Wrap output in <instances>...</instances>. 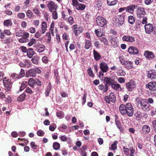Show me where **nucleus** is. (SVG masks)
I'll use <instances>...</instances> for the list:
<instances>
[{"mask_svg": "<svg viewBox=\"0 0 156 156\" xmlns=\"http://www.w3.org/2000/svg\"><path fill=\"white\" fill-rule=\"evenodd\" d=\"M136 101L138 106L140 105L143 110L147 112L150 110V105L145 99H142L137 97L136 99Z\"/></svg>", "mask_w": 156, "mask_h": 156, "instance_id": "f257e3e1", "label": "nucleus"}, {"mask_svg": "<svg viewBox=\"0 0 156 156\" xmlns=\"http://www.w3.org/2000/svg\"><path fill=\"white\" fill-rule=\"evenodd\" d=\"M115 20H113V24L115 26L120 27L123 23L124 21V15H117L115 16Z\"/></svg>", "mask_w": 156, "mask_h": 156, "instance_id": "f03ea898", "label": "nucleus"}, {"mask_svg": "<svg viewBox=\"0 0 156 156\" xmlns=\"http://www.w3.org/2000/svg\"><path fill=\"white\" fill-rule=\"evenodd\" d=\"M3 83L4 87H5V90L6 91H10L12 88V83L11 80L5 77L3 80Z\"/></svg>", "mask_w": 156, "mask_h": 156, "instance_id": "7ed1b4c3", "label": "nucleus"}, {"mask_svg": "<svg viewBox=\"0 0 156 156\" xmlns=\"http://www.w3.org/2000/svg\"><path fill=\"white\" fill-rule=\"evenodd\" d=\"M96 21L97 25L101 27H103L107 24V21L106 18L100 16L96 17Z\"/></svg>", "mask_w": 156, "mask_h": 156, "instance_id": "20e7f679", "label": "nucleus"}, {"mask_svg": "<svg viewBox=\"0 0 156 156\" xmlns=\"http://www.w3.org/2000/svg\"><path fill=\"white\" fill-rule=\"evenodd\" d=\"M126 111L125 115L126 114L129 117H131L134 114V108L132 104L130 103L126 104Z\"/></svg>", "mask_w": 156, "mask_h": 156, "instance_id": "39448f33", "label": "nucleus"}, {"mask_svg": "<svg viewBox=\"0 0 156 156\" xmlns=\"http://www.w3.org/2000/svg\"><path fill=\"white\" fill-rule=\"evenodd\" d=\"M126 87L128 91H132L136 87V82L133 80H131L126 84Z\"/></svg>", "mask_w": 156, "mask_h": 156, "instance_id": "423d86ee", "label": "nucleus"}, {"mask_svg": "<svg viewBox=\"0 0 156 156\" xmlns=\"http://www.w3.org/2000/svg\"><path fill=\"white\" fill-rule=\"evenodd\" d=\"M137 10L136 11V15L137 17L143 18L146 14V12L144 9L143 7L136 6Z\"/></svg>", "mask_w": 156, "mask_h": 156, "instance_id": "0eeeda50", "label": "nucleus"}, {"mask_svg": "<svg viewBox=\"0 0 156 156\" xmlns=\"http://www.w3.org/2000/svg\"><path fill=\"white\" fill-rule=\"evenodd\" d=\"M144 27L145 32L147 34H151L153 31L156 32L154 31L155 27H154L152 24L149 23L145 24Z\"/></svg>", "mask_w": 156, "mask_h": 156, "instance_id": "6e6552de", "label": "nucleus"}, {"mask_svg": "<svg viewBox=\"0 0 156 156\" xmlns=\"http://www.w3.org/2000/svg\"><path fill=\"white\" fill-rule=\"evenodd\" d=\"M47 7L49 11L52 12L54 10H57L58 8V5L53 1L49 2L47 4Z\"/></svg>", "mask_w": 156, "mask_h": 156, "instance_id": "1a4fd4ad", "label": "nucleus"}, {"mask_svg": "<svg viewBox=\"0 0 156 156\" xmlns=\"http://www.w3.org/2000/svg\"><path fill=\"white\" fill-rule=\"evenodd\" d=\"M72 28L73 30V32L76 36H77L78 34L81 33L83 30V28L81 27H78L76 24L74 25Z\"/></svg>", "mask_w": 156, "mask_h": 156, "instance_id": "9d476101", "label": "nucleus"}, {"mask_svg": "<svg viewBox=\"0 0 156 156\" xmlns=\"http://www.w3.org/2000/svg\"><path fill=\"white\" fill-rule=\"evenodd\" d=\"M16 35L17 37H29L30 35L28 33L26 32L24 30H20L16 33Z\"/></svg>", "mask_w": 156, "mask_h": 156, "instance_id": "9b49d317", "label": "nucleus"}, {"mask_svg": "<svg viewBox=\"0 0 156 156\" xmlns=\"http://www.w3.org/2000/svg\"><path fill=\"white\" fill-rule=\"evenodd\" d=\"M146 87L151 91L156 90V82L151 81L147 85H146Z\"/></svg>", "mask_w": 156, "mask_h": 156, "instance_id": "f8f14e48", "label": "nucleus"}, {"mask_svg": "<svg viewBox=\"0 0 156 156\" xmlns=\"http://www.w3.org/2000/svg\"><path fill=\"white\" fill-rule=\"evenodd\" d=\"M144 55L149 60L153 59L155 58L154 53L152 51H144Z\"/></svg>", "mask_w": 156, "mask_h": 156, "instance_id": "ddd939ff", "label": "nucleus"}, {"mask_svg": "<svg viewBox=\"0 0 156 156\" xmlns=\"http://www.w3.org/2000/svg\"><path fill=\"white\" fill-rule=\"evenodd\" d=\"M99 65L100 68L102 72L106 73L108 70L109 67L107 63L102 62L100 63Z\"/></svg>", "mask_w": 156, "mask_h": 156, "instance_id": "4468645a", "label": "nucleus"}, {"mask_svg": "<svg viewBox=\"0 0 156 156\" xmlns=\"http://www.w3.org/2000/svg\"><path fill=\"white\" fill-rule=\"evenodd\" d=\"M129 52L131 54L137 55L139 54L138 49L134 46L130 47L128 49Z\"/></svg>", "mask_w": 156, "mask_h": 156, "instance_id": "2eb2a0df", "label": "nucleus"}, {"mask_svg": "<svg viewBox=\"0 0 156 156\" xmlns=\"http://www.w3.org/2000/svg\"><path fill=\"white\" fill-rule=\"evenodd\" d=\"M122 40L123 41H127L131 43L135 41V38L129 35H125L122 37Z\"/></svg>", "mask_w": 156, "mask_h": 156, "instance_id": "dca6fc26", "label": "nucleus"}, {"mask_svg": "<svg viewBox=\"0 0 156 156\" xmlns=\"http://www.w3.org/2000/svg\"><path fill=\"white\" fill-rule=\"evenodd\" d=\"M122 65L124 66V67L125 68L128 69H131L133 67L132 62L129 60L125 61Z\"/></svg>", "mask_w": 156, "mask_h": 156, "instance_id": "f3484780", "label": "nucleus"}, {"mask_svg": "<svg viewBox=\"0 0 156 156\" xmlns=\"http://www.w3.org/2000/svg\"><path fill=\"white\" fill-rule=\"evenodd\" d=\"M26 75V76L27 77H35L36 76V75L34 72V69H31L27 71Z\"/></svg>", "mask_w": 156, "mask_h": 156, "instance_id": "a211bd4d", "label": "nucleus"}, {"mask_svg": "<svg viewBox=\"0 0 156 156\" xmlns=\"http://www.w3.org/2000/svg\"><path fill=\"white\" fill-rule=\"evenodd\" d=\"M30 61L27 60H25L23 62H20L19 63V65L20 67H27L28 68L30 66Z\"/></svg>", "mask_w": 156, "mask_h": 156, "instance_id": "6ab92c4d", "label": "nucleus"}, {"mask_svg": "<svg viewBox=\"0 0 156 156\" xmlns=\"http://www.w3.org/2000/svg\"><path fill=\"white\" fill-rule=\"evenodd\" d=\"M119 111L120 113L123 115H125V112L126 111V105L121 104L119 107Z\"/></svg>", "mask_w": 156, "mask_h": 156, "instance_id": "aec40b11", "label": "nucleus"}, {"mask_svg": "<svg viewBox=\"0 0 156 156\" xmlns=\"http://www.w3.org/2000/svg\"><path fill=\"white\" fill-rule=\"evenodd\" d=\"M142 131L144 134L148 133L150 131V127L147 125H144L142 128Z\"/></svg>", "mask_w": 156, "mask_h": 156, "instance_id": "412c9836", "label": "nucleus"}, {"mask_svg": "<svg viewBox=\"0 0 156 156\" xmlns=\"http://www.w3.org/2000/svg\"><path fill=\"white\" fill-rule=\"evenodd\" d=\"M116 83L115 81L111 84V86L113 90L118 91L119 90V88L121 87V85L119 83Z\"/></svg>", "mask_w": 156, "mask_h": 156, "instance_id": "4be33fe9", "label": "nucleus"}, {"mask_svg": "<svg viewBox=\"0 0 156 156\" xmlns=\"http://www.w3.org/2000/svg\"><path fill=\"white\" fill-rule=\"evenodd\" d=\"M104 81L106 84L105 85H109L111 86V84L113 82H115V81L112 79L111 78L109 77H105L104 78Z\"/></svg>", "mask_w": 156, "mask_h": 156, "instance_id": "5701e85b", "label": "nucleus"}, {"mask_svg": "<svg viewBox=\"0 0 156 156\" xmlns=\"http://www.w3.org/2000/svg\"><path fill=\"white\" fill-rule=\"evenodd\" d=\"M136 6L134 5H132L126 7V12L131 13H132L134 11L135 9L136 8Z\"/></svg>", "mask_w": 156, "mask_h": 156, "instance_id": "b1692460", "label": "nucleus"}, {"mask_svg": "<svg viewBox=\"0 0 156 156\" xmlns=\"http://www.w3.org/2000/svg\"><path fill=\"white\" fill-rule=\"evenodd\" d=\"M27 56L30 58L33 57V56L34 54V52L33 49L32 48H29L27 49Z\"/></svg>", "mask_w": 156, "mask_h": 156, "instance_id": "393cba45", "label": "nucleus"}, {"mask_svg": "<svg viewBox=\"0 0 156 156\" xmlns=\"http://www.w3.org/2000/svg\"><path fill=\"white\" fill-rule=\"evenodd\" d=\"M93 55L94 59L96 61H98L101 59V57L100 55L95 50H93Z\"/></svg>", "mask_w": 156, "mask_h": 156, "instance_id": "a878e982", "label": "nucleus"}, {"mask_svg": "<svg viewBox=\"0 0 156 156\" xmlns=\"http://www.w3.org/2000/svg\"><path fill=\"white\" fill-rule=\"evenodd\" d=\"M41 28V34H43L45 33L47 29V24L45 22L43 21L42 22Z\"/></svg>", "mask_w": 156, "mask_h": 156, "instance_id": "bb28decb", "label": "nucleus"}, {"mask_svg": "<svg viewBox=\"0 0 156 156\" xmlns=\"http://www.w3.org/2000/svg\"><path fill=\"white\" fill-rule=\"evenodd\" d=\"M51 89V83H49L48 85L45 90V95L46 97L49 96Z\"/></svg>", "mask_w": 156, "mask_h": 156, "instance_id": "cd10ccee", "label": "nucleus"}, {"mask_svg": "<svg viewBox=\"0 0 156 156\" xmlns=\"http://www.w3.org/2000/svg\"><path fill=\"white\" fill-rule=\"evenodd\" d=\"M99 89L101 90H103L104 92H106L108 89V86L107 85H105L104 86L102 84H101L98 86Z\"/></svg>", "mask_w": 156, "mask_h": 156, "instance_id": "c85d7f7f", "label": "nucleus"}, {"mask_svg": "<svg viewBox=\"0 0 156 156\" xmlns=\"http://www.w3.org/2000/svg\"><path fill=\"white\" fill-rule=\"evenodd\" d=\"M2 42L3 43L7 44L12 42L13 41V39L12 38L9 37L8 38H6L4 39H3L2 40Z\"/></svg>", "mask_w": 156, "mask_h": 156, "instance_id": "c756f323", "label": "nucleus"}, {"mask_svg": "<svg viewBox=\"0 0 156 156\" xmlns=\"http://www.w3.org/2000/svg\"><path fill=\"white\" fill-rule=\"evenodd\" d=\"M45 46L43 44H40L36 48V50L39 53L43 52L45 49Z\"/></svg>", "mask_w": 156, "mask_h": 156, "instance_id": "7c9ffc66", "label": "nucleus"}, {"mask_svg": "<svg viewBox=\"0 0 156 156\" xmlns=\"http://www.w3.org/2000/svg\"><path fill=\"white\" fill-rule=\"evenodd\" d=\"M111 101L112 103H114L116 100L115 95L113 92H111L109 94L108 96Z\"/></svg>", "mask_w": 156, "mask_h": 156, "instance_id": "2f4dec72", "label": "nucleus"}, {"mask_svg": "<svg viewBox=\"0 0 156 156\" xmlns=\"http://www.w3.org/2000/svg\"><path fill=\"white\" fill-rule=\"evenodd\" d=\"M3 24L4 26L9 27L11 26L12 25V22L10 19H8L5 20L3 22Z\"/></svg>", "mask_w": 156, "mask_h": 156, "instance_id": "473e14b6", "label": "nucleus"}, {"mask_svg": "<svg viewBox=\"0 0 156 156\" xmlns=\"http://www.w3.org/2000/svg\"><path fill=\"white\" fill-rule=\"evenodd\" d=\"M31 59L32 62L36 64H38V62L39 59V57L37 56H35L33 57Z\"/></svg>", "mask_w": 156, "mask_h": 156, "instance_id": "72a5a7b5", "label": "nucleus"}, {"mask_svg": "<svg viewBox=\"0 0 156 156\" xmlns=\"http://www.w3.org/2000/svg\"><path fill=\"white\" fill-rule=\"evenodd\" d=\"M148 76L151 79H155L156 78V73L151 71L148 74Z\"/></svg>", "mask_w": 156, "mask_h": 156, "instance_id": "f704fd0d", "label": "nucleus"}, {"mask_svg": "<svg viewBox=\"0 0 156 156\" xmlns=\"http://www.w3.org/2000/svg\"><path fill=\"white\" fill-rule=\"evenodd\" d=\"M91 43L89 40H87L86 41L85 48L86 49H89L91 46Z\"/></svg>", "mask_w": 156, "mask_h": 156, "instance_id": "c9c22d12", "label": "nucleus"}, {"mask_svg": "<svg viewBox=\"0 0 156 156\" xmlns=\"http://www.w3.org/2000/svg\"><path fill=\"white\" fill-rule=\"evenodd\" d=\"M26 96V94L23 93L17 98V100L19 101H22L24 100Z\"/></svg>", "mask_w": 156, "mask_h": 156, "instance_id": "e433bc0d", "label": "nucleus"}, {"mask_svg": "<svg viewBox=\"0 0 156 156\" xmlns=\"http://www.w3.org/2000/svg\"><path fill=\"white\" fill-rule=\"evenodd\" d=\"M128 22L131 24H133L135 22V17L132 16H129Z\"/></svg>", "mask_w": 156, "mask_h": 156, "instance_id": "4c0bfd02", "label": "nucleus"}, {"mask_svg": "<svg viewBox=\"0 0 156 156\" xmlns=\"http://www.w3.org/2000/svg\"><path fill=\"white\" fill-rule=\"evenodd\" d=\"M107 2L108 5H114L116 4L117 0H107Z\"/></svg>", "mask_w": 156, "mask_h": 156, "instance_id": "58836bf2", "label": "nucleus"}, {"mask_svg": "<svg viewBox=\"0 0 156 156\" xmlns=\"http://www.w3.org/2000/svg\"><path fill=\"white\" fill-rule=\"evenodd\" d=\"M26 15L29 18H31L34 16L33 13L30 10H28L27 12Z\"/></svg>", "mask_w": 156, "mask_h": 156, "instance_id": "ea45409f", "label": "nucleus"}, {"mask_svg": "<svg viewBox=\"0 0 156 156\" xmlns=\"http://www.w3.org/2000/svg\"><path fill=\"white\" fill-rule=\"evenodd\" d=\"M29 37H22V38H20L19 39V41L21 43H23L27 42L29 41V40L27 39Z\"/></svg>", "mask_w": 156, "mask_h": 156, "instance_id": "a19ab883", "label": "nucleus"}, {"mask_svg": "<svg viewBox=\"0 0 156 156\" xmlns=\"http://www.w3.org/2000/svg\"><path fill=\"white\" fill-rule=\"evenodd\" d=\"M25 74V71L23 69H21L19 74H18V76L16 77L17 79H19L23 77Z\"/></svg>", "mask_w": 156, "mask_h": 156, "instance_id": "79ce46f5", "label": "nucleus"}, {"mask_svg": "<svg viewBox=\"0 0 156 156\" xmlns=\"http://www.w3.org/2000/svg\"><path fill=\"white\" fill-rule=\"evenodd\" d=\"M87 73L90 77L92 78L94 77V74L93 73V71L91 68H89L87 69Z\"/></svg>", "mask_w": 156, "mask_h": 156, "instance_id": "37998d69", "label": "nucleus"}, {"mask_svg": "<svg viewBox=\"0 0 156 156\" xmlns=\"http://www.w3.org/2000/svg\"><path fill=\"white\" fill-rule=\"evenodd\" d=\"M53 147L55 150H57L60 148V144L57 142H55L53 144Z\"/></svg>", "mask_w": 156, "mask_h": 156, "instance_id": "c03bdc74", "label": "nucleus"}, {"mask_svg": "<svg viewBox=\"0 0 156 156\" xmlns=\"http://www.w3.org/2000/svg\"><path fill=\"white\" fill-rule=\"evenodd\" d=\"M76 7L77 9L83 10L85 9V5L81 4H78Z\"/></svg>", "mask_w": 156, "mask_h": 156, "instance_id": "a18cd8bd", "label": "nucleus"}, {"mask_svg": "<svg viewBox=\"0 0 156 156\" xmlns=\"http://www.w3.org/2000/svg\"><path fill=\"white\" fill-rule=\"evenodd\" d=\"M99 40H100L101 41L103 42L104 44H105L106 45H108V41L105 38L102 37L100 38Z\"/></svg>", "mask_w": 156, "mask_h": 156, "instance_id": "49530a36", "label": "nucleus"}, {"mask_svg": "<svg viewBox=\"0 0 156 156\" xmlns=\"http://www.w3.org/2000/svg\"><path fill=\"white\" fill-rule=\"evenodd\" d=\"M57 10H54L52 11V18L55 20L58 19V16Z\"/></svg>", "mask_w": 156, "mask_h": 156, "instance_id": "de8ad7c7", "label": "nucleus"}, {"mask_svg": "<svg viewBox=\"0 0 156 156\" xmlns=\"http://www.w3.org/2000/svg\"><path fill=\"white\" fill-rule=\"evenodd\" d=\"M100 29H96L95 30V32L96 35L99 37H101L103 35V34L101 32Z\"/></svg>", "mask_w": 156, "mask_h": 156, "instance_id": "09e8293b", "label": "nucleus"}, {"mask_svg": "<svg viewBox=\"0 0 156 156\" xmlns=\"http://www.w3.org/2000/svg\"><path fill=\"white\" fill-rule=\"evenodd\" d=\"M17 17L19 19H23L24 18L25 16V14L23 13H19L17 15Z\"/></svg>", "mask_w": 156, "mask_h": 156, "instance_id": "8fccbe9b", "label": "nucleus"}, {"mask_svg": "<svg viewBox=\"0 0 156 156\" xmlns=\"http://www.w3.org/2000/svg\"><path fill=\"white\" fill-rule=\"evenodd\" d=\"M141 24V23L140 21L138 20L135 23V28L136 29H138L140 28V26Z\"/></svg>", "mask_w": 156, "mask_h": 156, "instance_id": "3c124183", "label": "nucleus"}, {"mask_svg": "<svg viewBox=\"0 0 156 156\" xmlns=\"http://www.w3.org/2000/svg\"><path fill=\"white\" fill-rule=\"evenodd\" d=\"M34 80L32 78H30L28 82L29 85L31 87H34Z\"/></svg>", "mask_w": 156, "mask_h": 156, "instance_id": "603ef678", "label": "nucleus"}, {"mask_svg": "<svg viewBox=\"0 0 156 156\" xmlns=\"http://www.w3.org/2000/svg\"><path fill=\"white\" fill-rule=\"evenodd\" d=\"M46 35L47 37V42L49 43H50L51 41V37L50 32H47L46 34Z\"/></svg>", "mask_w": 156, "mask_h": 156, "instance_id": "864d4df0", "label": "nucleus"}, {"mask_svg": "<svg viewBox=\"0 0 156 156\" xmlns=\"http://www.w3.org/2000/svg\"><path fill=\"white\" fill-rule=\"evenodd\" d=\"M60 140L62 142L66 141L68 139L67 137L65 135L61 136L59 137Z\"/></svg>", "mask_w": 156, "mask_h": 156, "instance_id": "5fc2aeb1", "label": "nucleus"}, {"mask_svg": "<svg viewBox=\"0 0 156 156\" xmlns=\"http://www.w3.org/2000/svg\"><path fill=\"white\" fill-rule=\"evenodd\" d=\"M115 124L119 129L120 130H121L122 129V126L121 125V123L119 121V120H116L115 121Z\"/></svg>", "mask_w": 156, "mask_h": 156, "instance_id": "6e6d98bb", "label": "nucleus"}, {"mask_svg": "<svg viewBox=\"0 0 156 156\" xmlns=\"http://www.w3.org/2000/svg\"><path fill=\"white\" fill-rule=\"evenodd\" d=\"M67 19L68 22L70 25H72L74 22L73 18L72 16H70Z\"/></svg>", "mask_w": 156, "mask_h": 156, "instance_id": "4d7b16f0", "label": "nucleus"}, {"mask_svg": "<svg viewBox=\"0 0 156 156\" xmlns=\"http://www.w3.org/2000/svg\"><path fill=\"white\" fill-rule=\"evenodd\" d=\"M36 42V40L35 39L33 38H32L30 40V41L29 42L28 44V45L29 46H32Z\"/></svg>", "mask_w": 156, "mask_h": 156, "instance_id": "13d9d810", "label": "nucleus"}, {"mask_svg": "<svg viewBox=\"0 0 156 156\" xmlns=\"http://www.w3.org/2000/svg\"><path fill=\"white\" fill-rule=\"evenodd\" d=\"M25 83H27V82L24 81L23 82L21 83V86L20 87V91L23 90L26 87V85Z\"/></svg>", "mask_w": 156, "mask_h": 156, "instance_id": "bf43d9fd", "label": "nucleus"}, {"mask_svg": "<svg viewBox=\"0 0 156 156\" xmlns=\"http://www.w3.org/2000/svg\"><path fill=\"white\" fill-rule=\"evenodd\" d=\"M118 143V142L116 141H115L114 144H112L111 145V148L113 150H115L117 147V146L116 145V144Z\"/></svg>", "mask_w": 156, "mask_h": 156, "instance_id": "052dcab7", "label": "nucleus"}, {"mask_svg": "<svg viewBox=\"0 0 156 156\" xmlns=\"http://www.w3.org/2000/svg\"><path fill=\"white\" fill-rule=\"evenodd\" d=\"M123 152L125 154H126L128 156L129 155V148H126L124 147H123Z\"/></svg>", "mask_w": 156, "mask_h": 156, "instance_id": "680f3d73", "label": "nucleus"}, {"mask_svg": "<svg viewBox=\"0 0 156 156\" xmlns=\"http://www.w3.org/2000/svg\"><path fill=\"white\" fill-rule=\"evenodd\" d=\"M152 123L153 129L156 132V119L153 120Z\"/></svg>", "mask_w": 156, "mask_h": 156, "instance_id": "e2e57ef3", "label": "nucleus"}, {"mask_svg": "<svg viewBox=\"0 0 156 156\" xmlns=\"http://www.w3.org/2000/svg\"><path fill=\"white\" fill-rule=\"evenodd\" d=\"M42 61L44 63H47L48 62V59L46 56L43 57L42 59Z\"/></svg>", "mask_w": 156, "mask_h": 156, "instance_id": "0e129e2a", "label": "nucleus"}, {"mask_svg": "<svg viewBox=\"0 0 156 156\" xmlns=\"http://www.w3.org/2000/svg\"><path fill=\"white\" fill-rule=\"evenodd\" d=\"M37 135L40 136H42L44 135V131L41 130H38L37 131Z\"/></svg>", "mask_w": 156, "mask_h": 156, "instance_id": "69168bd1", "label": "nucleus"}, {"mask_svg": "<svg viewBox=\"0 0 156 156\" xmlns=\"http://www.w3.org/2000/svg\"><path fill=\"white\" fill-rule=\"evenodd\" d=\"M20 49L23 52L26 53L27 52V49L26 47L24 46H21Z\"/></svg>", "mask_w": 156, "mask_h": 156, "instance_id": "338daca9", "label": "nucleus"}, {"mask_svg": "<svg viewBox=\"0 0 156 156\" xmlns=\"http://www.w3.org/2000/svg\"><path fill=\"white\" fill-rule=\"evenodd\" d=\"M104 99L105 101H106V102L107 103H108V104H110L111 101L108 96H105L104 97Z\"/></svg>", "mask_w": 156, "mask_h": 156, "instance_id": "774afa93", "label": "nucleus"}]
</instances>
